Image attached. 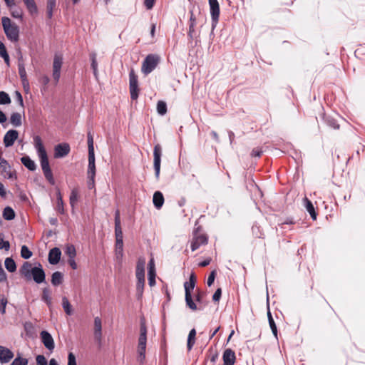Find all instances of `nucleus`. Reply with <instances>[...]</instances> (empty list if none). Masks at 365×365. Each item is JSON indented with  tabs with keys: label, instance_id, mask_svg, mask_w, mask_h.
Listing matches in <instances>:
<instances>
[{
	"label": "nucleus",
	"instance_id": "obj_1",
	"mask_svg": "<svg viewBox=\"0 0 365 365\" xmlns=\"http://www.w3.org/2000/svg\"><path fill=\"white\" fill-rule=\"evenodd\" d=\"M20 273L25 279L28 280L33 279L37 284L43 283L46 279L45 272L40 264L33 267L30 262H26L21 267Z\"/></svg>",
	"mask_w": 365,
	"mask_h": 365
},
{
	"label": "nucleus",
	"instance_id": "obj_2",
	"mask_svg": "<svg viewBox=\"0 0 365 365\" xmlns=\"http://www.w3.org/2000/svg\"><path fill=\"white\" fill-rule=\"evenodd\" d=\"M147 344V327L145 322H142L140 327V335L138 339L137 353L138 360L143 363L145 359Z\"/></svg>",
	"mask_w": 365,
	"mask_h": 365
},
{
	"label": "nucleus",
	"instance_id": "obj_3",
	"mask_svg": "<svg viewBox=\"0 0 365 365\" xmlns=\"http://www.w3.org/2000/svg\"><path fill=\"white\" fill-rule=\"evenodd\" d=\"M2 26L6 37L13 42H16L19 40V27L11 23V21L8 17H3Z\"/></svg>",
	"mask_w": 365,
	"mask_h": 365
},
{
	"label": "nucleus",
	"instance_id": "obj_4",
	"mask_svg": "<svg viewBox=\"0 0 365 365\" xmlns=\"http://www.w3.org/2000/svg\"><path fill=\"white\" fill-rule=\"evenodd\" d=\"M34 145L37 150L38 158L40 159L41 165L43 172L50 170L49 163L47 157L46 151L43 145L42 140L39 136H35L34 138Z\"/></svg>",
	"mask_w": 365,
	"mask_h": 365
},
{
	"label": "nucleus",
	"instance_id": "obj_5",
	"mask_svg": "<svg viewBox=\"0 0 365 365\" xmlns=\"http://www.w3.org/2000/svg\"><path fill=\"white\" fill-rule=\"evenodd\" d=\"M145 259H140L136 266L137 291L141 295L145 285Z\"/></svg>",
	"mask_w": 365,
	"mask_h": 365
},
{
	"label": "nucleus",
	"instance_id": "obj_6",
	"mask_svg": "<svg viewBox=\"0 0 365 365\" xmlns=\"http://www.w3.org/2000/svg\"><path fill=\"white\" fill-rule=\"evenodd\" d=\"M158 57L154 55H148L142 65V72L145 74L150 73L157 66Z\"/></svg>",
	"mask_w": 365,
	"mask_h": 365
},
{
	"label": "nucleus",
	"instance_id": "obj_7",
	"mask_svg": "<svg viewBox=\"0 0 365 365\" xmlns=\"http://www.w3.org/2000/svg\"><path fill=\"white\" fill-rule=\"evenodd\" d=\"M210 8V14L212 18V26L214 29L218 22L220 16V6L217 0H208Z\"/></svg>",
	"mask_w": 365,
	"mask_h": 365
},
{
	"label": "nucleus",
	"instance_id": "obj_8",
	"mask_svg": "<svg viewBox=\"0 0 365 365\" xmlns=\"http://www.w3.org/2000/svg\"><path fill=\"white\" fill-rule=\"evenodd\" d=\"M129 78L130 97L132 99L135 100L138 97V78L133 70L130 71Z\"/></svg>",
	"mask_w": 365,
	"mask_h": 365
},
{
	"label": "nucleus",
	"instance_id": "obj_9",
	"mask_svg": "<svg viewBox=\"0 0 365 365\" xmlns=\"http://www.w3.org/2000/svg\"><path fill=\"white\" fill-rule=\"evenodd\" d=\"M40 337L44 346L50 351H53L55 348L53 338L47 331H42L40 333Z\"/></svg>",
	"mask_w": 365,
	"mask_h": 365
},
{
	"label": "nucleus",
	"instance_id": "obj_10",
	"mask_svg": "<svg viewBox=\"0 0 365 365\" xmlns=\"http://www.w3.org/2000/svg\"><path fill=\"white\" fill-rule=\"evenodd\" d=\"M162 153L161 146L159 144L155 145L153 150L154 155V168L155 171V175L157 178L159 177L160 170V157Z\"/></svg>",
	"mask_w": 365,
	"mask_h": 365
},
{
	"label": "nucleus",
	"instance_id": "obj_11",
	"mask_svg": "<svg viewBox=\"0 0 365 365\" xmlns=\"http://www.w3.org/2000/svg\"><path fill=\"white\" fill-rule=\"evenodd\" d=\"M0 174L8 179H11L15 176V173L11 170L10 165L4 159H2L0 162Z\"/></svg>",
	"mask_w": 365,
	"mask_h": 365
},
{
	"label": "nucleus",
	"instance_id": "obj_12",
	"mask_svg": "<svg viewBox=\"0 0 365 365\" xmlns=\"http://www.w3.org/2000/svg\"><path fill=\"white\" fill-rule=\"evenodd\" d=\"M62 63V57L61 56L56 55L53 63V77L56 82H58L60 78Z\"/></svg>",
	"mask_w": 365,
	"mask_h": 365
},
{
	"label": "nucleus",
	"instance_id": "obj_13",
	"mask_svg": "<svg viewBox=\"0 0 365 365\" xmlns=\"http://www.w3.org/2000/svg\"><path fill=\"white\" fill-rule=\"evenodd\" d=\"M70 152V146L68 143H61L54 148V157L56 158H63Z\"/></svg>",
	"mask_w": 365,
	"mask_h": 365
},
{
	"label": "nucleus",
	"instance_id": "obj_14",
	"mask_svg": "<svg viewBox=\"0 0 365 365\" xmlns=\"http://www.w3.org/2000/svg\"><path fill=\"white\" fill-rule=\"evenodd\" d=\"M19 133L16 130H9L4 137V143L6 147H10L14 145L15 140L18 138Z\"/></svg>",
	"mask_w": 365,
	"mask_h": 365
},
{
	"label": "nucleus",
	"instance_id": "obj_15",
	"mask_svg": "<svg viewBox=\"0 0 365 365\" xmlns=\"http://www.w3.org/2000/svg\"><path fill=\"white\" fill-rule=\"evenodd\" d=\"M155 264L154 259L152 257L148 262V283L150 287L155 284Z\"/></svg>",
	"mask_w": 365,
	"mask_h": 365
},
{
	"label": "nucleus",
	"instance_id": "obj_16",
	"mask_svg": "<svg viewBox=\"0 0 365 365\" xmlns=\"http://www.w3.org/2000/svg\"><path fill=\"white\" fill-rule=\"evenodd\" d=\"M207 242V237L203 235H196L191 242L192 251H195L201 245H206Z\"/></svg>",
	"mask_w": 365,
	"mask_h": 365
},
{
	"label": "nucleus",
	"instance_id": "obj_17",
	"mask_svg": "<svg viewBox=\"0 0 365 365\" xmlns=\"http://www.w3.org/2000/svg\"><path fill=\"white\" fill-rule=\"evenodd\" d=\"M61 256L60 249L54 247L49 251L48 262L51 264H56L59 262Z\"/></svg>",
	"mask_w": 365,
	"mask_h": 365
},
{
	"label": "nucleus",
	"instance_id": "obj_18",
	"mask_svg": "<svg viewBox=\"0 0 365 365\" xmlns=\"http://www.w3.org/2000/svg\"><path fill=\"white\" fill-rule=\"evenodd\" d=\"M14 357L13 352L6 347L0 346V361L7 363Z\"/></svg>",
	"mask_w": 365,
	"mask_h": 365
},
{
	"label": "nucleus",
	"instance_id": "obj_19",
	"mask_svg": "<svg viewBox=\"0 0 365 365\" xmlns=\"http://www.w3.org/2000/svg\"><path fill=\"white\" fill-rule=\"evenodd\" d=\"M224 365H233L235 361V354L230 349H226L223 353Z\"/></svg>",
	"mask_w": 365,
	"mask_h": 365
},
{
	"label": "nucleus",
	"instance_id": "obj_20",
	"mask_svg": "<svg viewBox=\"0 0 365 365\" xmlns=\"http://www.w3.org/2000/svg\"><path fill=\"white\" fill-rule=\"evenodd\" d=\"M115 257L118 260H120L123 257V240L115 241Z\"/></svg>",
	"mask_w": 365,
	"mask_h": 365
},
{
	"label": "nucleus",
	"instance_id": "obj_21",
	"mask_svg": "<svg viewBox=\"0 0 365 365\" xmlns=\"http://www.w3.org/2000/svg\"><path fill=\"white\" fill-rule=\"evenodd\" d=\"M153 201L154 205L157 208H158V209L160 208L163 206V202H164V197H163V194L159 191L155 192L153 195Z\"/></svg>",
	"mask_w": 365,
	"mask_h": 365
},
{
	"label": "nucleus",
	"instance_id": "obj_22",
	"mask_svg": "<svg viewBox=\"0 0 365 365\" xmlns=\"http://www.w3.org/2000/svg\"><path fill=\"white\" fill-rule=\"evenodd\" d=\"M304 207H306L307 210L308 211V212L310 214L312 219L316 220L317 214L315 212L314 207L312 202L309 200H308L307 197H305L304 199Z\"/></svg>",
	"mask_w": 365,
	"mask_h": 365
},
{
	"label": "nucleus",
	"instance_id": "obj_23",
	"mask_svg": "<svg viewBox=\"0 0 365 365\" xmlns=\"http://www.w3.org/2000/svg\"><path fill=\"white\" fill-rule=\"evenodd\" d=\"M23 1L31 14H37L38 9L34 0H23Z\"/></svg>",
	"mask_w": 365,
	"mask_h": 365
},
{
	"label": "nucleus",
	"instance_id": "obj_24",
	"mask_svg": "<svg viewBox=\"0 0 365 365\" xmlns=\"http://www.w3.org/2000/svg\"><path fill=\"white\" fill-rule=\"evenodd\" d=\"M101 319L99 317H96L94 319V333L95 336L97 339H100L101 338Z\"/></svg>",
	"mask_w": 365,
	"mask_h": 365
},
{
	"label": "nucleus",
	"instance_id": "obj_25",
	"mask_svg": "<svg viewBox=\"0 0 365 365\" xmlns=\"http://www.w3.org/2000/svg\"><path fill=\"white\" fill-rule=\"evenodd\" d=\"M42 300L46 303L49 308L52 306V298L49 289L43 288L42 290Z\"/></svg>",
	"mask_w": 365,
	"mask_h": 365
},
{
	"label": "nucleus",
	"instance_id": "obj_26",
	"mask_svg": "<svg viewBox=\"0 0 365 365\" xmlns=\"http://www.w3.org/2000/svg\"><path fill=\"white\" fill-rule=\"evenodd\" d=\"M21 163L30 170H36V164L29 156H24L21 159Z\"/></svg>",
	"mask_w": 365,
	"mask_h": 365
},
{
	"label": "nucleus",
	"instance_id": "obj_27",
	"mask_svg": "<svg viewBox=\"0 0 365 365\" xmlns=\"http://www.w3.org/2000/svg\"><path fill=\"white\" fill-rule=\"evenodd\" d=\"M78 192L77 189H73L71 192L70 197H69V202L70 205L72 207V211H74L75 206L78 202Z\"/></svg>",
	"mask_w": 365,
	"mask_h": 365
},
{
	"label": "nucleus",
	"instance_id": "obj_28",
	"mask_svg": "<svg viewBox=\"0 0 365 365\" xmlns=\"http://www.w3.org/2000/svg\"><path fill=\"white\" fill-rule=\"evenodd\" d=\"M195 336H196V331L195 329H192L190 331L188 337H187V349L190 351L192 349L193 345L195 343Z\"/></svg>",
	"mask_w": 365,
	"mask_h": 365
},
{
	"label": "nucleus",
	"instance_id": "obj_29",
	"mask_svg": "<svg viewBox=\"0 0 365 365\" xmlns=\"http://www.w3.org/2000/svg\"><path fill=\"white\" fill-rule=\"evenodd\" d=\"M62 307H63V309L66 314H68V315L73 314V310L72 306H71V303L69 302L68 299L66 297L62 298Z\"/></svg>",
	"mask_w": 365,
	"mask_h": 365
},
{
	"label": "nucleus",
	"instance_id": "obj_30",
	"mask_svg": "<svg viewBox=\"0 0 365 365\" xmlns=\"http://www.w3.org/2000/svg\"><path fill=\"white\" fill-rule=\"evenodd\" d=\"M56 197H57V202H56V209L60 213H64V204L62 198V195L59 190L56 192Z\"/></svg>",
	"mask_w": 365,
	"mask_h": 365
},
{
	"label": "nucleus",
	"instance_id": "obj_31",
	"mask_svg": "<svg viewBox=\"0 0 365 365\" xmlns=\"http://www.w3.org/2000/svg\"><path fill=\"white\" fill-rule=\"evenodd\" d=\"M63 282V274L60 272H55L51 277V283L54 286L61 284Z\"/></svg>",
	"mask_w": 365,
	"mask_h": 365
},
{
	"label": "nucleus",
	"instance_id": "obj_32",
	"mask_svg": "<svg viewBox=\"0 0 365 365\" xmlns=\"http://www.w3.org/2000/svg\"><path fill=\"white\" fill-rule=\"evenodd\" d=\"M11 123L15 126L19 127L21 125V115L20 113H14L10 118Z\"/></svg>",
	"mask_w": 365,
	"mask_h": 365
},
{
	"label": "nucleus",
	"instance_id": "obj_33",
	"mask_svg": "<svg viewBox=\"0 0 365 365\" xmlns=\"http://www.w3.org/2000/svg\"><path fill=\"white\" fill-rule=\"evenodd\" d=\"M4 264H5L6 269L10 272H14L16 269V266L15 262L14 261V259H12L10 257H7L5 259Z\"/></svg>",
	"mask_w": 365,
	"mask_h": 365
},
{
	"label": "nucleus",
	"instance_id": "obj_34",
	"mask_svg": "<svg viewBox=\"0 0 365 365\" xmlns=\"http://www.w3.org/2000/svg\"><path fill=\"white\" fill-rule=\"evenodd\" d=\"M3 217L7 220H13L15 217V212L11 207H6L4 210Z\"/></svg>",
	"mask_w": 365,
	"mask_h": 365
},
{
	"label": "nucleus",
	"instance_id": "obj_35",
	"mask_svg": "<svg viewBox=\"0 0 365 365\" xmlns=\"http://www.w3.org/2000/svg\"><path fill=\"white\" fill-rule=\"evenodd\" d=\"M56 7V0H47L46 12L48 17L51 19L53 16V11Z\"/></svg>",
	"mask_w": 365,
	"mask_h": 365
},
{
	"label": "nucleus",
	"instance_id": "obj_36",
	"mask_svg": "<svg viewBox=\"0 0 365 365\" xmlns=\"http://www.w3.org/2000/svg\"><path fill=\"white\" fill-rule=\"evenodd\" d=\"M0 56L4 58L5 63L9 65V56L7 53L4 44L0 41Z\"/></svg>",
	"mask_w": 365,
	"mask_h": 365
},
{
	"label": "nucleus",
	"instance_id": "obj_37",
	"mask_svg": "<svg viewBox=\"0 0 365 365\" xmlns=\"http://www.w3.org/2000/svg\"><path fill=\"white\" fill-rule=\"evenodd\" d=\"M65 252L68 256L69 258H75L76 255V248L72 245H68L66 247Z\"/></svg>",
	"mask_w": 365,
	"mask_h": 365
},
{
	"label": "nucleus",
	"instance_id": "obj_38",
	"mask_svg": "<svg viewBox=\"0 0 365 365\" xmlns=\"http://www.w3.org/2000/svg\"><path fill=\"white\" fill-rule=\"evenodd\" d=\"M11 103V98L8 93L4 91H0V104L6 105Z\"/></svg>",
	"mask_w": 365,
	"mask_h": 365
},
{
	"label": "nucleus",
	"instance_id": "obj_39",
	"mask_svg": "<svg viewBox=\"0 0 365 365\" xmlns=\"http://www.w3.org/2000/svg\"><path fill=\"white\" fill-rule=\"evenodd\" d=\"M157 110L160 115H165L167 112L166 103L163 101H158L157 104Z\"/></svg>",
	"mask_w": 365,
	"mask_h": 365
},
{
	"label": "nucleus",
	"instance_id": "obj_40",
	"mask_svg": "<svg viewBox=\"0 0 365 365\" xmlns=\"http://www.w3.org/2000/svg\"><path fill=\"white\" fill-rule=\"evenodd\" d=\"M21 255L24 259H29L32 256V252L26 245H23L21 250Z\"/></svg>",
	"mask_w": 365,
	"mask_h": 365
},
{
	"label": "nucleus",
	"instance_id": "obj_41",
	"mask_svg": "<svg viewBox=\"0 0 365 365\" xmlns=\"http://www.w3.org/2000/svg\"><path fill=\"white\" fill-rule=\"evenodd\" d=\"M268 318H269V326L271 327L272 333L277 337V327L274 322L273 318L272 317L271 313L269 312H268Z\"/></svg>",
	"mask_w": 365,
	"mask_h": 365
},
{
	"label": "nucleus",
	"instance_id": "obj_42",
	"mask_svg": "<svg viewBox=\"0 0 365 365\" xmlns=\"http://www.w3.org/2000/svg\"><path fill=\"white\" fill-rule=\"evenodd\" d=\"M185 301L187 305L192 310L197 309L196 304L193 302L191 297V294H185Z\"/></svg>",
	"mask_w": 365,
	"mask_h": 365
},
{
	"label": "nucleus",
	"instance_id": "obj_43",
	"mask_svg": "<svg viewBox=\"0 0 365 365\" xmlns=\"http://www.w3.org/2000/svg\"><path fill=\"white\" fill-rule=\"evenodd\" d=\"M28 359L22 357H16L11 365H27Z\"/></svg>",
	"mask_w": 365,
	"mask_h": 365
},
{
	"label": "nucleus",
	"instance_id": "obj_44",
	"mask_svg": "<svg viewBox=\"0 0 365 365\" xmlns=\"http://www.w3.org/2000/svg\"><path fill=\"white\" fill-rule=\"evenodd\" d=\"M11 11V15L16 19H21L23 16V11L21 9H14L12 8V9H10Z\"/></svg>",
	"mask_w": 365,
	"mask_h": 365
},
{
	"label": "nucleus",
	"instance_id": "obj_45",
	"mask_svg": "<svg viewBox=\"0 0 365 365\" xmlns=\"http://www.w3.org/2000/svg\"><path fill=\"white\" fill-rule=\"evenodd\" d=\"M87 175H88V178H92V177L96 176V165L95 164H88Z\"/></svg>",
	"mask_w": 365,
	"mask_h": 365
},
{
	"label": "nucleus",
	"instance_id": "obj_46",
	"mask_svg": "<svg viewBox=\"0 0 365 365\" xmlns=\"http://www.w3.org/2000/svg\"><path fill=\"white\" fill-rule=\"evenodd\" d=\"M115 241L123 240L121 226H115Z\"/></svg>",
	"mask_w": 365,
	"mask_h": 365
},
{
	"label": "nucleus",
	"instance_id": "obj_47",
	"mask_svg": "<svg viewBox=\"0 0 365 365\" xmlns=\"http://www.w3.org/2000/svg\"><path fill=\"white\" fill-rule=\"evenodd\" d=\"M195 285L194 282H186L184 284L185 294H191V291L194 289Z\"/></svg>",
	"mask_w": 365,
	"mask_h": 365
},
{
	"label": "nucleus",
	"instance_id": "obj_48",
	"mask_svg": "<svg viewBox=\"0 0 365 365\" xmlns=\"http://www.w3.org/2000/svg\"><path fill=\"white\" fill-rule=\"evenodd\" d=\"M19 73L21 79L27 78L26 69L23 64L19 65Z\"/></svg>",
	"mask_w": 365,
	"mask_h": 365
},
{
	"label": "nucleus",
	"instance_id": "obj_49",
	"mask_svg": "<svg viewBox=\"0 0 365 365\" xmlns=\"http://www.w3.org/2000/svg\"><path fill=\"white\" fill-rule=\"evenodd\" d=\"M38 365H47V360L43 355H38L36 358Z\"/></svg>",
	"mask_w": 365,
	"mask_h": 365
},
{
	"label": "nucleus",
	"instance_id": "obj_50",
	"mask_svg": "<svg viewBox=\"0 0 365 365\" xmlns=\"http://www.w3.org/2000/svg\"><path fill=\"white\" fill-rule=\"evenodd\" d=\"M68 365H77L75 355L69 352L68 355Z\"/></svg>",
	"mask_w": 365,
	"mask_h": 365
},
{
	"label": "nucleus",
	"instance_id": "obj_51",
	"mask_svg": "<svg viewBox=\"0 0 365 365\" xmlns=\"http://www.w3.org/2000/svg\"><path fill=\"white\" fill-rule=\"evenodd\" d=\"M6 304H7V300L6 298H4V297L0 298V312L2 314L5 313Z\"/></svg>",
	"mask_w": 365,
	"mask_h": 365
},
{
	"label": "nucleus",
	"instance_id": "obj_52",
	"mask_svg": "<svg viewBox=\"0 0 365 365\" xmlns=\"http://www.w3.org/2000/svg\"><path fill=\"white\" fill-rule=\"evenodd\" d=\"M215 275H216V272L214 270L210 273V276L208 277L207 284L209 287H210L213 284V282L215 281Z\"/></svg>",
	"mask_w": 365,
	"mask_h": 365
},
{
	"label": "nucleus",
	"instance_id": "obj_53",
	"mask_svg": "<svg viewBox=\"0 0 365 365\" xmlns=\"http://www.w3.org/2000/svg\"><path fill=\"white\" fill-rule=\"evenodd\" d=\"M43 174L46 177V178L51 183V184H54V180H53V175H52V173H51V170H47V171H45L43 172Z\"/></svg>",
	"mask_w": 365,
	"mask_h": 365
},
{
	"label": "nucleus",
	"instance_id": "obj_54",
	"mask_svg": "<svg viewBox=\"0 0 365 365\" xmlns=\"http://www.w3.org/2000/svg\"><path fill=\"white\" fill-rule=\"evenodd\" d=\"M91 67L93 70V73L96 76L97 75V68H98V63H97V61H96V55H93L92 56V63H91Z\"/></svg>",
	"mask_w": 365,
	"mask_h": 365
},
{
	"label": "nucleus",
	"instance_id": "obj_55",
	"mask_svg": "<svg viewBox=\"0 0 365 365\" xmlns=\"http://www.w3.org/2000/svg\"><path fill=\"white\" fill-rule=\"evenodd\" d=\"M222 290L220 288L217 289L212 296V299L215 302H218L221 297Z\"/></svg>",
	"mask_w": 365,
	"mask_h": 365
},
{
	"label": "nucleus",
	"instance_id": "obj_56",
	"mask_svg": "<svg viewBox=\"0 0 365 365\" xmlns=\"http://www.w3.org/2000/svg\"><path fill=\"white\" fill-rule=\"evenodd\" d=\"M88 164H95L94 150H88Z\"/></svg>",
	"mask_w": 365,
	"mask_h": 365
},
{
	"label": "nucleus",
	"instance_id": "obj_57",
	"mask_svg": "<svg viewBox=\"0 0 365 365\" xmlns=\"http://www.w3.org/2000/svg\"><path fill=\"white\" fill-rule=\"evenodd\" d=\"M88 150H94L93 147V137L91 134L88 135Z\"/></svg>",
	"mask_w": 365,
	"mask_h": 365
},
{
	"label": "nucleus",
	"instance_id": "obj_58",
	"mask_svg": "<svg viewBox=\"0 0 365 365\" xmlns=\"http://www.w3.org/2000/svg\"><path fill=\"white\" fill-rule=\"evenodd\" d=\"M155 2V0H145L144 5L147 9H151L154 6Z\"/></svg>",
	"mask_w": 365,
	"mask_h": 365
},
{
	"label": "nucleus",
	"instance_id": "obj_59",
	"mask_svg": "<svg viewBox=\"0 0 365 365\" xmlns=\"http://www.w3.org/2000/svg\"><path fill=\"white\" fill-rule=\"evenodd\" d=\"M9 247L10 245L8 241H4L3 240H0V249H5L6 250H9Z\"/></svg>",
	"mask_w": 365,
	"mask_h": 365
},
{
	"label": "nucleus",
	"instance_id": "obj_60",
	"mask_svg": "<svg viewBox=\"0 0 365 365\" xmlns=\"http://www.w3.org/2000/svg\"><path fill=\"white\" fill-rule=\"evenodd\" d=\"M6 5L9 9H12L16 6L15 0H4Z\"/></svg>",
	"mask_w": 365,
	"mask_h": 365
},
{
	"label": "nucleus",
	"instance_id": "obj_61",
	"mask_svg": "<svg viewBox=\"0 0 365 365\" xmlns=\"http://www.w3.org/2000/svg\"><path fill=\"white\" fill-rule=\"evenodd\" d=\"M88 187L89 189H93L95 187V177L88 178Z\"/></svg>",
	"mask_w": 365,
	"mask_h": 365
},
{
	"label": "nucleus",
	"instance_id": "obj_62",
	"mask_svg": "<svg viewBox=\"0 0 365 365\" xmlns=\"http://www.w3.org/2000/svg\"><path fill=\"white\" fill-rule=\"evenodd\" d=\"M15 96H16V98L18 102L19 103L20 106H24V101H23V98H22L21 94L19 91H16L15 92Z\"/></svg>",
	"mask_w": 365,
	"mask_h": 365
},
{
	"label": "nucleus",
	"instance_id": "obj_63",
	"mask_svg": "<svg viewBox=\"0 0 365 365\" xmlns=\"http://www.w3.org/2000/svg\"><path fill=\"white\" fill-rule=\"evenodd\" d=\"M115 226H121L120 225V218L119 211H116L115 215Z\"/></svg>",
	"mask_w": 365,
	"mask_h": 365
},
{
	"label": "nucleus",
	"instance_id": "obj_64",
	"mask_svg": "<svg viewBox=\"0 0 365 365\" xmlns=\"http://www.w3.org/2000/svg\"><path fill=\"white\" fill-rule=\"evenodd\" d=\"M68 264L72 267V269H77V264H76V262L75 261V258H69L68 259Z\"/></svg>",
	"mask_w": 365,
	"mask_h": 365
}]
</instances>
